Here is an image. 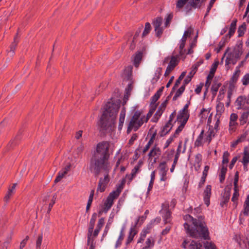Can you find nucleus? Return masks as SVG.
Returning <instances> with one entry per match:
<instances>
[{
  "label": "nucleus",
  "mask_w": 249,
  "mask_h": 249,
  "mask_svg": "<svg viewBox=\"0 0 249 249\" xmlns=\"http://www.w3.org/2000/svg\"><path fill=\"white\" fill-rule=\"evenodd\" d=\"M184 219L185 221L184 227L187 234L194 238L205 240L209 238L208 229L203 217L200 216L195 219L190 215L186 214L184 216Z\"/></svg>",
  "instance_id": "nucleus-1"
},
{
  "label": "nucleus",
  "mask_w": 249,
  "mask_h": 249,
  "mask_svg": "<svg viewBox=\"0 0 249 249\" xmlns=\"http://www.w3.org/2000/svg\"><path fill=\"white\" fill-rule=\"evenodd\" d=\"M109 146V144L107 142H102L97 145L96 151L90 161L89 168L96 171H98L99 167H102L106 170L110 168Z\"/></svg>",
  "instance_id": "nucleus-2"
},
{
  "label": "nucleus",
  "mask_w": 249,
  "mask_h": 249,
  "mask_svg": "<svg viewBox=\"0 0 249 249\" xmlns=\"http://www.w3.org/2000/svg\"><path fill=\"white\" fill-rule=\"evenodd\" d=\"M119 107L118 103L108 102L106 105L99 124L102 130H107L114 125Z\"/></svg>",
  "instance_id": "nucleus-3"
},
{
  "label": "nucleus",
  "mask_w": 249,
  "mask_h": 249,
  "mask_svg": "<svg viewBox=\"0 0 249 249\" xmlns=\"http://www.w3.org/2000/svg\"><path fill=\"white\" fill-rule=\"evenodd\" d=\"M243 44H236L233 48H227L222 57L221 62L226 57L225 65H235L243 54Z\"/></svg>",
  "instance_id": "nucleus-4"
},
{
  "label": "nucleus",
  "mask_w": 249,
  "mask_h": 249,
  "mask_svg": "<svg viewBox=\"0 0 249 249\" xmlns=\"http://www.w3.org/2000/svg\"><path fill=\"white\" fill-rule=\"evenodd\" d=\"M146 123V119L143 111L141 110L136 111L127 124V134H129L132 130L137 131Z\"/></svg>",
  "instance_id": "nucleus-5"
},
{
  "label": "nucleus",
  "mask_w": 249,
  "mask_h": 249,
  "mask_svg": "<svg viewBox=\"0 0 249 249\" xmlns=\"http://www.w3.org/2000/svg\"><path fill=\"white\" fill-rule=\"evenodd\" d=\"M99 167L100 168H98V171L92 170L91 169V168L89 167V169L91 172H92L94 174L95 176H98L100 173H103L104 174V178H100L98 187L97 188V192H103L104 191H105L107 186V184L109 181L108 173L112 168V165L111 163H110V168L107 170L104 169L102 167Z\"/></svg>",
  "instance_id": "nucleus-6"
},
{
  "label": "nucleus",
  "mask_w": 249,
  "mask_h": 249,
  "mask_svg": "<svg viewBox=\"0 0 249 249\" xmlns=\"http://www.w3.org/2000/svg\"><path fill=\"white\" fill-rule=\"evenodd\" d=\"M123 187L121 186H119L115 190L110 192L107 197L106 200L104 201L103 212L106 213L111 208L113 203L114 200L116 199L120 195L122 192Z\"/></svg>",
  "instance_id": "nucleus-7"
},
{
  "label": "nucleus",
  "mask_w": 249,
  "mask_h": 249,
  "mask_svg": "<svg viewBox=\"0 0 249 249\" xmlns=\"http://www.w3.org/2000/svg\"><path fill=\"white\" fill-rule=\"evenodd\" d=\"M213 133L212 130H209L204 133V130H202L195 142V146H202L205 143L208 145L212 141Z\"/></svg>",
  "instance_id": "nucleus-8"
},
{
  "label": "nucleus",
  "mask_w": 249,
  "mask_h": 249,
  "mask_svg": "<svg viewBox=\"0 0 249 249\" xmlns=\"http://www.w3.org/2000/svg\"><path fill=\"white\" fill-rule=\"evenodd\" d=\"M169 60H170L169 62L164 73V76H168L175 67L178 64L179 62L178 56L176 55L167 56L164 58L163 64H164L167 63Z\"/></svg>",
  "instance_id": "nucleus-9"
},
{
  "label": "nucleus",
  "mask_w": 249,
  "mask_h": 249,
  "mask_svg": "<svg viewBox=\"0 0 249 249\" xmlns=\"http://www.w3.org/2000/svg\"><path fill=\"white\" fill-rule=\"evenodd\" d=\"M164 224H171L172 221L171 213L169 210V206L167 203L162 205V209L160 211Z\"/></svg>",
  "instance_id": "nucleus-10"
},
{
  "label": "nucleus",
  "mask_w": 249,
  "mask_h": 249,
  "mask_svg": "<svg viewBox=\"0 0 249 249\" xmlns=\"http://www.w3.org/2000/svg\"><path fill=\"white\" fill-rule=\"evenodd\" d=\"M160 181H165L168 178L167 174L168 167L165 161L161 162L158 167Z\"/></svg>",
  "instance_id": "nucleus-11"
},
{
  "label": "nucleus",
  "mask_w": 249,
  "mask_h": 249,
  "mask_svg": "<svg viewBox=\"0 0 249 249\" xmlns=\"http://www.w3.org/2000/svg\"><path fill=\"white\" fill-rule=\"evenodd\" d=\"M162 23V18L161 17H157L156 18L154 19L152 24L154 27V30L156 33V35L158 37H160L162 35L164 28L161 27Z\"/></svg>",
  "instance_id": "nucleus-12"
},
{
  "label": "nucleus",
  "mask_w": 249,
  "mask_h": 249,
  "mask_svg": "<svg viewBox=\"0 0 249 249\" xmlns=\"http://www.w3.org/2000/svg\"><path fill=\"white\" fill-rule=\"evenodd\" d=\"M160 154L161 151L160 148L157 146H154L148 154V160L152 163H156Z\"/></svg>",
  "instance_id": "nucleus-13"
},
{
  "label": "nucleus",
  "mask_w": 249,
  "mask_h": 249,
  "mask_svg": "<svg viewBox=\"0 0 249 249\" xmlns=\"http://www.w3.org/2000/svg\"><path fill=\"white\" fill-rule=\"evenodd\" d=\"M181 247L184 249H203L202 245L200 243L194 240L190 242L187 240H184Z\"/></svg>",
  "instance_id": "nucleus-14"
},
{
  "label": "nucleus",
  "mask_w": 249,
  "mask_h": 249,
  "mask_svg": "<svg viewBox=\"0 0 249 249\" xmlns=\"http://www.w3.org/2000/svg\"><path fill=\"white\" fill-rule=\"evenodd\" d=\"M248 99L245 96H239L235 101V105L237 107V109H246V105L248 104Z\"/></svg>",
  "instance_id": "nucleus-15"
},
{
  "label": "nucleus",
  "mask_w": 249,
  "mask_h": 249,
  "mask_svg": "<svg viewBox=\"0 0 249 249\" xmlns=\"http://www.w3.org/2000/svg\"><path fill=\"white\" fill-rule=\"evenodd\" d=\"M142 164V161H139L138 164L136 165L134 168L132 170L131 174L126 176V178L130 182H131L136 177V175L140 172Z\"/></svg>",
  "instance_id": "nucleus-16"
},
{
  "label": "nucleus",
  "mask_w": 249,
  "mask_h": 249,
  "mask_svg": "<svg viewBox=\"0 0 249 249\" xmlns=\"http://www.w3.org/2000/svg\"><path fill=\"white\" fill-rule=\"evenodd\" d=\"M239 123L240 125L249 124V107H247L245 111L241 113L239 118Z\"/></svg>",
  "instance_id": "nucleus-17"
},
{
  "label": "nucleus",
  "mask_w": 249,
  "mask_h": 249,
  "mask_svg": "<svg viewBox=\"0 0 249 249\" xmlns=\"http://www.w3.org/2000/svg\"><path fill=\"white\" fill-rule=\"evenodd\" d=\"M190 0H177L176 2V9L178 11H179L183 8L186 12H189L190 11H188L186 9L187 6L190 4Z\"/></svg>",
  "instance_id": "nucleus-18"
},
{
  "label": "nucleus",
  "mask_w": 249,
  "mask_h": 249,
  "mask_svg": "<svg viewBox=\"0 0 249 249\" xmlns=\"http://www.w3.org/2000/svg\"><path fill=\"white\" fill-rule=\"evenodd\" d=\"M189 117V112H182L180 110L178 112L177 121L178 123H182L183 124H186Z\"/></svg>",
  "instance_id": "nucleus-19"
},
{
  "label": "nucleus",
  "mask_w": 249,
  "mask_h": 249,
  "mask_svg": "<svg viewBox=\"0 0 249 249\" xmlns=\"http://www.w3.org/2000/svg\"><path fill=\"white\" fill-rule=\"evenodd\" d=\"M244 167L247 168L249 163V148L246 146L244 148L243 158L241 161Z\"/></svg>",
  "instance_id": "nucleus-20"
},
{
  "label": "nucleus",
  "mask_w": 249,
  "mask_h": 249,
  "mask_svg": "<svg viewBox=\"0 0 249 249\" xmlns=\"http://www.w3.org/2000/svg\"><path fill=\"white\" fill-rule=\"evenodd\" d=\"M202 0H190V4L187 6L188 11H191L193 8H200L202 5Z\"/></svg>",
  "instance_id": "nucleus-21"
},
{
  "label": "nucleus",
  "mask_w": 249,
  "mask_h": 249,
  "mask_svg": "<svg viewBox=\"0 0 249 249\" xmlns=\"http://www.w3.org/2000/svg\"><path fill=\"white\" fill-rule=\"evenodd\" d=\"M211 195V186L207 185L204 192V201L207 206L210 204V198Z\"/></svg>",
  "instance_id": "nucleus-22"
},
{
  "label": "nucleus",
  "mask_w": 249,
  "mask_h": 249,
  "mask_svg": "<svg viewBox=\"0 0 249 249\" xmlns=\"http://www.w3.org/2000/svg\"><path fill=\"white\" fill-rule=\"evenodd\" d=\"M249 213V194L247 196V198L245 201L244 206H243V210L241 212L240 214V217L242 215L244 216H248Z\"/></svg>",
  "instance_id": "nucleus-23"
},
{
  "label": "nucleus",
  "mask_w": 249,
  "mask_h": 249,
  "mask_svg": "<svg viewBox=\"0 0 249 249\" xmlns=\"http://www.w3.org/2000/svg\"><path fill=\"white\" fill-rule=\"evenodd\" d=\"M142 56V53L138 52L136 53L132 57V61L133 62L134 65L136 67H138L141 62Z\"/></svg>",
  "instance_id": "nucleus-24"
},
{
  "label": "nucleus",
  "mask_w": 249,
  "mask_h": 249,
  "mask_svg": "<svg viewBox=\"0 0 249 249\" xmlns=\"http://www.w3.org/2000/svg\"><path fill=\"white\" fill-rule=\"evenodd\" d=\"M125 112L126 110L125 107H123L122 108V110L121 111L120 116H119V125H118V129L119 130H121L123 126L124 120H125Z\"/></svg>",
  "instance_id": "nucleus-25"
},
{
  "label": "nucleus",
  "mask_w": 249,
  "mask_h": 249,
  "mask_svg": "<svg viewBox=\"0 0 249 249\" xmlns=\"http://www.w3.org/2000/svg\"><path fill=\"white\" fill-rule=\"evenodd\" d=\"M97 217V214L96 213H94L92 217L90 219V222H89V225L88 229V232L87 233V235H92L93 232V228L94 226V224L96 221Z\"/></svg>",
  "instance_id": "nucleus-26"
},
{
  "label": "nucleus",
  "mask_w": 249,
  "mask_h": 249,
  "mask_svg": "<svg viewBox=\"0 0 249 249\" xmlns=\"http://www.w3.org/2000/svg\"><path fill=\"white\" fill-rule=\"evenodd\" d=\"M211 110V108L210 107L208 108H203L201 109L199 114V116L200 118L201 121L203 122L207 119V117L211 113H210Z\"/></svg>",
  "instance_id": "nucleus-27"
},
{
  "label": "nucleus",
  "mask_w": 249,
  "mask_h": 249,
  "mask_svg": "<svg viewBox=\"0 0 249 249\" xmlns=\"http://www.w3.org/2000/svg\"><path fill=\"white\" fill-rule=\"evenodd\" d=\"M97 237H94L92 235H87V245L89 246V249H95V239Z\"/></svg>",
  "instance_id": "nucleus-28"
},
{
  "label": "nucleus",
  "mask_w": 249,
  "mask_h": 249,
  "mask_svg": "<svg viewBox=\"0 0 249 249\" xmlns=\"http://www.w3.org/2000/svg\"><path fill=\"white\" fill-rule=\"evenodd\" d=\"M173 124L171 123L167 122L165 125L162 127L160 132V135L161 136H163L166 135L172 129Z\"/></svg>",
  "instance_id": "nucleus-29"
},
{
  "label": "nucleus",
  "mask_w": 249,
  "mask_h": 249,
  "mask_svg": "<svg viewBox=\"0 0 249 249\" xmlns=\"http://www.w3.org/2000/svg\"><path fill=\"white\" fill-rule=\"evenodd\" d=\"M104 224V219L103 218H100L98 222V224L97 225L96 229H95V230L93 232L92 235H93V236L97 237V236L99 234V232L101 230V229H102Z\"/></svg>",
  "instance_id": "nucleus-30"
},
{
  "label": "nucleus",
  "mask_w": 249,
  "mask_h": 249,
  "mask_svg": "<svg viewBox=\"0 0 249 249\" xmlns=\"http://www.w3.org/2000/svg\"><path fill=\"white\" fill-rule=\"evenodd\" d=\"M237 22V19H234L232 21L230 25L228 34L227 35V36H229V38H231V37L234 34L236 30Z\"/></svg>",
  "instance_id": "nucleus-31"
},
{
  "label": "nucleus",
  "mask_w": 249,
  "mask_h": 249,
  "mask_svg": "<svg viewBox=\"0 0 249 249\" xmlns=\"http://www.w3.org/2000/svg\"><path fill=\"white\" fill-rule=\"evenodd\" d=\"M187 142H188V140L186 139L185 141L184 145V146L183 148H182V142L180 141L179 142L175 157H177L178 158L179 156L181 153H183L185 152V150H186V143Z\"/></svg>",
  "instance_id": "nucleus-32"
},
{
  "label": "nucleus",
  "mask_w": 249,
  "mask_h": 249,
  "mask_svg": "<svg viewBox=\"0 0 249 249\" xmlns=\"http://www.w3.org/2000/svg\"><path fill=\"white\" fill-rule=\"evenodd\" d=\"M18 42V35H17L14 39L13 42L11 44L10 46V51L8 52V53L10 56H13L14 54V51L17 47V44Z\"/></svg>",
  "instance_id": "nucleus-33"
},
{
  "label": "nucleus",
  "mask_w": 249,
  "mask_h": 249,
  "mask_svg": "<svg viewBox=\"0 0 249 249\" xmlns=\"http://www.w3.org/2000/svg\"><path fill=\"white\" fill-rule=\"evenodd\" d=\"M136 233H137V232L135 231V229L133 227H131L130 229L129 232V235L127 237V239L126 241V245H128L132 241V240H133V238L135 236V235L136 234Z\"/></svg>",
  "instance_id": "nucleus-34"
},
{
  "label": "nucleus",
  "mask_w": 249,
  "mask_h": 249,
  "mask_svg": "<svg viewBox=\"0 0 249 249\" xmlns=\"http://www.w3.org/2000/svg\"><path fill=\"white\" fill-rule=\"evenodd\" d=\"M163 87L160 88L156 93L152 97L151 104H155L159 99L162 92Z\"/></svg>",
  "instance_id": "nucleus-35"
},
{
  "label": "nucleus",
  "mask_w": 249,
  "mask_h": 249,
  "mask_svg": "<svg viewBox=\"0 0 249 249\" xmlns=\"http://www.w3.org/2000/svg\"><path fill=\"white\" fill-rule=\"evenodd\" d=\"M216 109V115H221L225 110L224 103H221V102H217Z\"/></svg>",
  "instance_id": "nucleus-36"
},
{
  "label": "nucleus",
  "mask_w": 249,
  "mask_h": 249,
  "mask_svg": "<svg viewBox=\"0 0 249 249\" xmlns=\"http://www.w3.org/2000/svg\"><path fill=\"white\" fill-rule=\"evenodd\" d=\"M227 171V166H223L220 170V173L219 175V181L221 183H222L225 178V175Z\"/></svg>",
  "instance_id": "nucleus-37"
},
{
  "label": "nucleus",
  "mask_w": 249,
  "mask_h": 249,
  "mask_svg": "<svg viewBox=\"0 0 249 249\" xmlns=\"http://www.w3.org/2000/svg\"><path fill=\"white\" fill-rule=\"evenodd\" d=\"M164 111V110H162V109H160V108L159 107L157 111L154 114V117H153V118L152 119V121L153 122H155V123L157 122L158 121V120H159L160 118V116H161V115L162 114Z\"/></svg>",
  "instance_id": "nucleus-38"
},
{
  "label": "nucleus",
  "mask_w": 249,
  "mask_h": 249,
  "mask_svg": "<svg viewBox=\"0 0 249 249\" xmlns=\"http://www.w3.org/2000/svg\"><path fill=\"white\" fill-rule=\"evenodd\" d=\"M247 26L245 22H244L241 26L238 27L237 33L239 37L242 36L246 31Z\"/></svg>",
  "instance_id": "nucleus-39"
},
{
  "label": "nucleus",
  "mask_w": 249,
  "mask_h": 249,
  "mask_svg": "<svg viewBox=\"0 0 249 249\" xmlns=\"http://www.w3.org/2000/svg\"><path fill=\"white\" fill-rule=\"evenodd\" d=\"M146 246L144 248V249L152 248L155 244V240L153 237H150L147 239L145 242Z\"/></svg>",
  "instance_id": "nucleus-40"
},
{
  "label": "nucleus",
  "mask_w": 249,
  "mask_h": 249,
  "mask_svg": "<svg viewBox=\"0 0 249 249\" xmlns=\"http://www.w3.org/2000/svg\"><path fill=\"white\" fill-rule=\"evenodd\" d=\"M124 228H122L120 231L118 239L116 243L115 247L116 248H118V247L120 246L122 244V242L123 240L124 239Z\"/></svg>",
  "instance_id": "nucleus-41"
},
{
  "label": "nucleus",
  "mask_w": 249,
  "mask_h": 249,
  "mask_svg": "<svg viewBox=\"0 0 249 249\" xmlns=\"http://www.w3.org/2000/svg\"><path fill=\"white\" fill-rule=\"evenodd\" d=\"M221 85V83L218 82H215L213 84L212 87L211 88V91L213 96L216 95V92L218 91Z\"/></svg>",
  "instance_id": "nucleus-42"
},
{
  "label": "nucleus",
  "mask_w": 249,
  "mask_h": 249,
  "mask_svg": "<svg viewBox=\"0 0 249 249\" xmlns=\"http://www.w3.org/2000/svg\"><path fill=\"white\" fill-rule=\"evenodd\" d=\"M132 67H129L125 69L124 73L123 76L124 78H126L127 80H128L131 78L132 75Z\"/></svg>",
  "instance_id": "nucleus-43"
},
{
  "label": "nucleus",
  "mask_w": 249,
  "mask_h": 249,
  "mask_svg": "<svg viewBox=\"0 0 249 249\" xmlns=\"http://www.w3.org/2000/svg\"><path fill=\"white\" fill-rule=\"evenodd\" d=\"M185 90V86L182 85L179 89L177 91L175 95L173 97V100H176L183 92Z\"/></svg>",
  "instance_id": "nucleus-44"
},
{
  "label": "nucleus",
  "mask_w": 249,
  "mask_h": 249,
  "mask_svg": "<svg viewBox=\"0 0 249 249\" xmlns=\"http://www.w3.org/2000/svg\"><path fill=\"white\" fill-rule=\"evenodd\" d=\"M239 196L238 189V188L234 187V193L231 198V201L235 204V206L237 205V200Z\"/></svg>",
  "instance_id": "nucleus-45"
},
{
  "label": "nucleus",
  "mask_w": 249,
  "mask_h": 249,
  "mask_svg": "<svg viewBox=\"0 0 249 249\" xmlns=\"http://www.w3.org/2000/svg\"><path fill=\"white\" fill-rule=\"evenodd\" d=\"M238 123L236 121H230L229 130L230 133H232L235 131L236 126L238 125Z\"/></svg>",
  "instance_id": "nucleus-46"
},
{
  "label": "nucleus",
  "mask_w": 249,
  "mask_h": 249,
  "mask_svg": "<svg viewBox=\"0 0 249 249\" xmlns=\"http://www.w3.org/2000/svg\"><path fill=\"white\" fill-rule=\"evenodd\" d=\"M201 160L202 155L200 154H196L195 158V165H197L198 169L200 167Z\"/></svg>",
  "instance_id": "nucleus-47"
},
{
  "label": "nucleus",
  "mask_w": 249,
  "mask_h": 249,
  "mask_svg": "<svg viewBox=\"0 0 249 249\" xmlns=\"http://www.w3.org/2000/svg\"><path fill=\"white\" fill-rule=\"evenodd\" d=\"M173 18V13H171L166 15V17L165 18V22L164 23V27H167L172 20V18Z\"/></svg>",
  "instance_id": "nucleus-48"
},
{
  "label": "nucleus",
  "mask_w": 249,
  "mask_h": 249,
  "mask_svg": "<svg viewBox=\"0 0 249 249\" xmlns=\"http://www.w3.org/2000/svg\"><path fill=\"white\" fill-rule=\"evenodd\" d=\"M230 197V192L229 191L225 192L222 201L221 202V205L223 206L224 204L228 202Z\"/></svg>",
  "instance_id": "nucleus-49"
},
{
  "label": "nucleus",
  "mask_w": 249,
  "mask_h": 249,
  "mask_svg": "<svg viewBox=\"0 0 249 249\" xmlns=\"http://www.w3.org/2000/svg\"><path fill=\"white\" fill-rule=\"evenodd\" d=\"M151 30V25L149 22H146L145 24L144 31H143L142 36L144 37L147 36Z\"/></svg>",
  "instance_id": "nucleus-50"
},
{
  "label": "nucleus",
  "mask_w": 249,
  "mask_h": 249,
  "mask_svg": "<svg viewBox=\"0 0 249 249\" xmlns=\"http://www.w3.org/2000/svg\"><path fill=\"white\" fill-rule=\"evenodd\" d=\"M186 72L183 71L181 73L178 78L176 80L175 84L174 86L173 89H175L178 86V85L180 84L181 81L182 80V79L184 78V77L185 76Z\"/></svg>",
  "instance_id": "nucleus-51"
},
{
  "label": "nucleus",
  "mask_w": 249,
  "mask_h": 249,
  "mask_svg": "<svg viewBox=\"0 0 249 249\" xmlns=\"http://www.w3.org/2000/svg\"><path fill=\"white\" fill-rule=\"evenodd\" d=\"M225 90L223 88H221L219 91L217 98V102H221L225 96Z\"/></svg>",
  "instance_id": "nucleus-52"
},
{
  "label": "nucleus",
  "mask_w": 249,
  "mask_h": 249,
  "mask_svg": "<svg viewBox=\"0 0 249 249\" xmlns=\"http://www.w3.org/2000/svg\"><path fill=\"white\" fill-rule=\"evenodd\" d=\"M191 30L188 29L187 31H185L184 32L183 36L180 40V42L186 43V39L187 37L191 35Z\"/></svg>",
  "instance_id": "nucleus-53"
},
{
  "label": "nucleus",
  "mask_w": 249,
  "mask_h": 249,
  "mask_svg": "<svg viewBox=\"0 0 249 249\" xmlns=\"http://www.w3.org/2000/svg\"><path fill=\"white\" fill-rule=\"evenodd\" d=\"M185 43L180 42H179V55L180 56H183L184 54H185L186 50L184 49L185 46Z\"/></svg>",
  "instance_id": "nucleus-54"
},
{
  "label": "nucleus",
  "mask_w": 249,
  "mask_h": 249,
  "mask_svg": "<svg viewBox=\"0 0 249 249\" xmlns=\"http://www.w3.org/2000/svg\"><path fill=\"white\" fill-rule=\"evenodd\" d=\"M241 82L243 86H247L249 84V73H246L241 79Z\"/></svg>",
  "instance_id": "nucleus-55"
},
{
  "label": "nucleus",
  "mask_w": 249,
  "mask_h": 249,
  "mask_svg": "<svg viewBox=\"0 0 249 249\" xmlns=\"http://www.w3.org/2000/svg\"><path fill=\"white\" fill-rule=\"evenodd\" d=\"M94 195V191H92L90 193V194L89 196L88 203L86 207V210L87 211L89 210V209L91 204L92 203V200H93V197Z\"/></svg>",
  "instance_id": "nucleus-56"
},
{
  "label": "nucleus",
  "mask_w": 249,
  "mask_h": 249,
  "mask_svg": "<svg viewBox=\"0 0 249 249\" xmlns=\"http://www.w3.org/2000/svg\"><path fill=\"white\" fill-rule=\"evenodd\" d=\"M204 246L205 249H216L215 245L211 242H206Z\"/></svg>",
  "instance_id": "nucleus-57"
},
{
  "label": "nucleus",
  "mask_w": 249,
  "mask_h": 249,
  "mask_svg": "<svg viewBox=\"0 0 249 249\" xmlns=\"http://www.w3.org/2000/svg\"><path fill=\"white\" fill-rule=\"evenodd\" d=\"M229 156L230 154L228 151H225L224 152L222 160V163L223 164H227L228 163Z\"/></svg>",
  "instance_id": "nucleus-58"
},
{
  "label": "nucleus",
  "mask_w": 249,
  "mask_h": 249,
  "mask_svg": "<svg viewBox=\"0 0 249 249\" xmlns=\"http://www.w3.org/2000/svg\"><path fill=\"white\" fill-rule=\"evenodd\" d=\"M43 239V235L42 234L38 235L37 239L36 241V249H40L42 241Z\"/></svg>",
  "instance_id": "nucleus-59"
},
{
  "label": "nucleus",
  "mask_w": 249,
  "mask_h": 249,
  "mask_svg": "<svg viewBox=\"0 0 249 249\" xmlns=\"http://www.w3.org/2000/svg\"><path fill=\"white\" fill-rule=\"evenodd\" d=\"M179 125L176 129L175 133L174 135V136L176 137V135L179 134V133L183 130V128L184 127V126L186 124H183L182 123H179Z\"/></svg>",
  "instance_id": "nucleus-60"
},
{
  "label": "nucleus",
  "mask_w": 249,
  "mask_h": 249,
  "mask_svg": "<svg viewBox=\"0 0 249 249\" xmlns=\"http://www.w3.org/2000/svg\"><path fill=\"white\" fill-rule=\"evenodd\" d=\"M65 175V174L63 173L61 171H60L58 174V175L57 176L56 178H55V180H54V182L55 183L59 182L62 178H63L64 177V176Z\"/></svg>",
  "instance_id": "nucleus-61"
},
{
  "label": "nucleus",
  "mask_w": 249,
  "mask_h": 249,
  "mask_svg": "<svg viewBox=\"0 0 249 249\" xmlns=\"http://www.w3.org/2000/svg\"><path fill=\"white\" fill-rule=\"evenodd\" d=\"M219 64L218 61H216L215 63H214L211 67V68L210 69V72L213 74H214V72H215L216 69L217 68L218 65Z\"/></svg>",
  "instance_id": "nucleus-62"
},
{
  "label": "nucleus",
  "mask_w": 249,
  "mask_h": 249,
  "mask_svg": "<svg viewBox=\"0 0 249 249\" xmlns=\"http://www.w3.org/2000/svg\"><path fill=\"white\" fill-rule=\"evenodd\" d=\"M155 110V108H153L151 109L149 112L147 113V114L145 115L144 114V118L146 119V122L147 123L150 118L151 117L152 115L153 114V112H154Z\"/></svg>",
  "instance_id": "nucleus-63"
},
{
  "label": "nucleus",
  "mask_w": 249,
  "mask_h": 249,
  "mask_svg": "<svg viewBox=\"0 0 249 249\" xmlns=\"http://www.w3.org/2000/svg\"><path fill=\"white\" fill-rule=\"evenodd\" d=\"M29 239V236H26L25 238L20 242L19 249H23L26 246Z\"/></svg>",
  "instance_id": "nucleus-64"
}]
</instances>
